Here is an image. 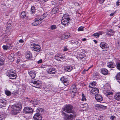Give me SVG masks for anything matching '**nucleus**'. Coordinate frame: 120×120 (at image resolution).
Here are the masks:
<instances>
[{
    "instance_id": "13",
    "label": "nucleus",
    "mask_w": 120,
    "mask_h": 120,
    "mask_svg": "<svg viewBox=\"0 0 120 120\" xmlns=\"http://www.w3.org/2000/svg\"><path fill=\"white\" fill-rule=\"evenodd\" d=\"M99 92V90L98 88H92L90 91L91 94H98Z\"/></svg>"
},
{
    "instance_id": "16",
    "label": "nucleus",
    "mask_w": 120,
    "mask_h": 120,
    "mask_svg": "<svg viewBox=\"0 0 120 120\" xmlns=\"http://www.w3.org/2000/svg\"><path fill=\"white\" fill-rule=\"evenodd\" d=\"M107 33L106 34L108 36H112L113 35V34L115 33V31L112 29H110L109 30H107Z\"/></svg>"
},
{
    "instance_id": "17",
    "label": "nucleus",
    "mask_w": 120,
    "mask_h": 120,
    "mask_svg": "<svg viewBox=\"0 0 120 120\" xmlns=\"http://www.w3.org/2000/svg\"><path fill=\"white\" fill-rule=\"evenodd\" d=\"M107 66L108 67L113 68L115 67L116 65L114 63L109 62L107 63Z\"/></svg>"
},
{
    "instance_id": "34",
    "label": "nucleus",
    "mask_w": 120,
    "mask_h": 120,
    "mask_svg": "<svg viewBox=\"0 0 120 120\" xmlns=\"http://www.w3.org/2000/svg\"><path fill=\"white\" fill-rule=\"evenodd\" d=\"M8 47V46L7 45H4L3 46V49L5 50H7Z\"/></svg>"
},
{
    "instance_id": "28",
    "label": "nucleus",
    "mask_w": 120,
    "mask_h": 120,
    "mask_svg": "<svg viewBox=\"0 0 120 120\" xmlns=\"http://www.w3.org/2000/svg\"><path fill=\"white\" fill-rule=\"evenodd\" d=\"M46 16V15L45 14H43L40 17V18H39V20L41 22L42 20L44 18H45Z\"/></svg>"
},
{
    "instance_id": "44",
    "label": "nucleus",
    "mask_w": 120,
    "mask_h": 120,
    "mask_svg": "<svg viewBox=\"0 0 120 120\" xmlns=\"http://www.w3.org/2000/svg\"><path fill=\"white\" fill-rule=\"evenodd\" d=\"M18 93V91H17V90H14L13 92L12 93V94L14 95H16Z\"/></svg>"
},
{
    "instance_id": "57",
    "label": "nucleus",
    "mask_w": 120,
    "mask_h": 120,
    "mask_svg": "<svg viewBox=\"0 0 120 120\" xmlns=\"http://www.w3.org/2000/svg\"><path fill=\"white\" fill-rule=\"evenodd\" d=\"M55 10H56V8H54L52 10V11H53L54 12V13H55V12H56V11H55Z\"/></svg>"
},
{
    "instance_id": "55",
    "label": "nucleus",
    "mask_w": 120,
    "mask_h": 120,
    "mask_svg": "<svg viewBox=\"0 0 120 120\" xmlns=\"http://www.w3.org/2000/svg\"><path fill=\"white\" fill-rule=\"evenodd\" d=\"M115 12H114L113 13H111L110 15V16H112L114 14H115Z\"/></svg>"
},
{
    "instance_id": "54",
    "label": "nucleus",
    "mask_w": 120,
    "mask_h": 120,
    "mask_svg": "<svg viewBox=\"0 0 120 120\" xmlns=\"http://www.w3.org/2000/svg\"><path fill=\"white\" fill-rule=\"evenodd\" d=\"M99 36L100 35H101L102 34V32L101 31H99L98 32V33H97Z\"/></svg>"
},
{
    "instance_id": "40",
    "label": "nucleus",
    "mask_w": 120,
    "mask_h": 120,
    "mask_svg": "<svg viewBox=\"0 0 120 120\" xmlns=\"http://www.w3.org/2000/svg\"><path fill=\"white\" fill-rule=\"evenodd\" d=\"M116 67L117 69L120 70V62L118 63L117 64Z\"/></svg>"
},
{
    "instance_id": "24",
    "label": "nucleus",
    "mask_w": 120,
    "mask_h": 120,
    "mask_svg": "<svg viewBox=\"0 0 120 120\" xmlns=\"http://www.w3.org/2000/svg\"><path fill=\"white\" fill-rule=\"evenodd\" d=\"M14 56L13 54L12 53L9 55L8 57V58L10 60V61L12 62L14 60Z\"/></svg>"
},
{
    "instance_id": "7",
    "label": "nucleus",
    "mask_w": 120,
    "mask_h": 120,
    "mask_svg": "<svg viewBox=\"0 0 120 120\" xmlns=\"http://www.w3.org/2000/svg\"><path fill=\"white\" fill-rule=\"evenodd\" d=\"M60 80L66 86L68 85L69 83V81L68 79L66 78L64 76L60 78Z\"/></svg>"
},
{
    "instance_id": "61",
    "label": "nucleus",
    "mask_w": 120,
    "mask_h": 120,
    "mask_svg": "<svg viewBox=\"0 0 120 120\" xmlns=\"http://www.w3.org/2000/svg\"><path fill=\"white\" fill-rule=\"evenodd\" d=\"M100 2L102 3H103L104 1L105 0H99Z\"/></svg>"
},
{
    "instance_id": "14",
    "label": "nucleus",
    "mask_w": 120,
    "mask_h": 120,
    "mask_svg": "<svg viewBox=\"0 0 120 120\" xmlns=\"http://www.w3.org/2000/svg\"><path fill=\"white\" fill-rule=\"evenodd\" d=\"M96 100L98 101H102L103 100V98L101 95L97 94L95 96Z\"/></svg>"
},
{
    "instance_id": "64",
    "label": "nucleus",
    "mask_w": 120,
    "mask_h": 120,
    "mask_svg": "<svg viewBox=\"0 0 120 120\" xmlns=\"http://www.w3.org/2000/svg\"><path fill=\"white\" fill-rule=\"evenodd\" d=\"M117 81L119 82H120V79H117Z\"/></svg>"
},
{
    "instance_id": "31",
    "label": "nucleus",
    "mask_w": 120,
    "mask_h": 120,
    "mask_svg": "<svg viewBox=\"0 0 120 120\" xmlns=\"http://www.w3.org/2000/svg\"><path fill=\"white\" fill-rule=\"evenodd\" d=\"M31 12L32 13H34L35 12V8L34 6H32L31 7Z\"/></svg>"
},
{
    "instance_id": "3",
    "label": "nucleus",
    "mask_w": 120,
    "mask_h": 120,
    "mask_svg": "<svg viewBox=\"0 0 120 120\" xmlns=\"http://www.w3.org/2000/svg\"><path fill=\"white\" fill-rule=\"evenodd\" d=\"M22 107L21 105H17L11 107V110L13 114L15 115L21 110Z\"/></svg>"
},
{
    "instance_id": "30",
    "label": "nucleus",
    "mask_w": 120,
    "mask_h": 120,
    "mask_svg": "<svg viewBox=\"0 0 120 120\" xmlns=\"http://www.w3.org/2000/svg\"><path fill=\"white\" fill-rule=\"evenodd\" d=\"M43 111V110L42 109L38 108L36 110V111L40 113Z\"/></svg>"
},
{
    "instance_id": "42",
    "label": "nucleus",
    "mask_w": 120,
    "mask_h": 120,
    "mask_svg": "<svg viewBox=\"0 0 120 120\" xmlns=\"http://www.w3.org/2000/svg\"><path fill=\"white\" fill-rule=\"evenodd\" d=\"M55 59L58 60H60V56H58L57 55H56L55 56Z\"/></svg>"
},
{
    "instance_id": "50",
    "label": "nucleus",
    "mask_w": 120,
    "mask_h": 120,
    "mask_svg": "<svg viewBox=\"0 0 120 120\" xmlns=\"http://www.w3.org/2000/svg\"><path fill=\"white\" fill-rule=\"evenodd\" d=\"M115 117L114 116H111L110 117V119L112 120H113Z\"/></svg>"
},
{
    "instance_id": "45",
    "label": "nucleus",
    "mask_w": 120,
    "mask_h": 120,
    "mask_svg": "<svg viewBox=\"0 0 120 120\" xmlns=\"http://www.w3.org/2000/svg\"><path fill=\"white\" fill-rule=\"evenodd\" d=\"M93 35L94 37H95L96 38H98L99 37L97 33H94L93 34Z\"/></svg>"
},
{
    "instance_id": "15",
    "label": "nucleus",
    "mask_w": 120,
    "mask_h": 120,
    "mask_svg": "<svg viewBox=\"0 0 120 120\" xmlns=\"http://www.w3.org/2000/svg\"><path fill=\"white\" fill-rule=\"evenodd\" d=\"M114 98L117 101L120 100V92H118L116 93L114 97Z\"/></svg>"
},
{
    "instance_id": "60",
    "label": "nucleus",
    "mask_w": 120,
    "mask_h": 120,
    "mask_svg": "<svg viewBox=\"0 0 120 120\" xmlns=\"http://www.w3.org/2000/svg\"><path fill=\"white\" fill-rule=\"evenodd\" d=\"M60 59H64V58L65 57L62 56H61V57L60 56Z\"/></svg>"
},
{
    "instance_id": "20",
    "label": "nucleus",
    "mask_w": 120,
    "mask_h": 120,
    "mask_svg": "<svg viewBox=\"0 0 120 120\" xmlns=\"http://www.w3.org/2000/svg\"><path fill=\"white\" fill-rule=\"evenodd\" d=\"M96 107L99 108L101 109V110H103L106 108V106L98 104H96L95 105Z\"/></svg>"
},
{
    "instance_id": "10",
    "label": "nucleus",
    "mask_w": 120,
    "mask_h": 120,
    "mask_svg": "<svg viewBox=\"0 0 120 120\" xmlns=\"http://www.w3.org/2000/svg\"><path fill=\"white\" fill-rule=\"evenodd\" d=\"M35 120H42V117L41 115L39 113H36L33 117Z\"/></svg>"
},
{
    "instance_id": "39",
    "label": "nucleus",
    "mask_w": 120,
    "mask_h": 120,
    "mask_svg": "<svg viewBox=\"0 0 120 120\" xmlns=\"http://www.w3.org/2000/svg\"><path fill=\"white\" fill-rule=\"evenodd\" d=\"M4 64V62L3 60L0 59V66L3 64Z\"/></svg>"
},
{
    "instance_id": "58",
    "label": "nucleus",
    "mask_w": 120,
    "mask_h": 120,
    "mask_svg": "<svg viewBox=\"0 0 120 120\" xmlns=\"http://www.w3.org/2000/svg\"><path fill=\"white\" fill-rule=\"evenodd\" d=\"M75 41H74L73 40H71V42L72 43H73L74 44H75Z\"/></svg>"
},
{
    "instance_id": "1",
    "label": "nucleus",
    "mask_w": 120,
    "mask_h": 120,
    "mask_svg": "<svg viewBox=\"0 0 120 120\" xmlns=\"http://www.w3.org/2000/svg\"><path fill=\"white\" fill-rule=\"evenodd\" d=\"M7 75L11 79H15L16 76V74L15 71L12 69L8 70L6 72Z\"/></svg>"
},
{
    "instance_id": "27",
    "label": "nucleus",
    "mask_w": 120,
    "mask_h": 120,
    "mask_svg": "<svg viewBox=\"0 0 120 120\" xmlns=\"http://www.w3.org/2000/svg\"><path fill=\"white\" fill-rule=\"evenodd\" d=\"M96 84V83L95 82H93L90 84L89 87L90 88H92L94 87Z\"/></svg>"
},
{
    "instance_id": "22",
    "label": "nucleus",
    "mask_w": 120,
    "mask_h": 120,
    "mask_svg": "<svg viewBox=\"0 0 120 120\" xmlns=\"http://www.w3.org/2000/svg\"><path fill=\"white\" fill-rule=\"evenodd\" d=\"M48 72L49 74H54L55 73V71L54 68H51L49 69V70H48Z\"/></svg>"
},
{
    "instance_id": "26",
    "label": "nucleus",
    "mask_w": 120,
    "mask_h": 120,
    "mask_svg": "<svg viewBox=\"0 0 120 120\" xmlns=\"http://www.w3.org/2000/svg\"><path fill=\"white\" fill-rule=\"evenodd\" d=\"M69 22L67 21L64 19H62L61 21V22L62 24L64 25H66L68 23V22Z\"/></svg>"
},
{
    "instance_id": "53",
    "label": "nucleus",
    "mask_w": 120,
    "mask_h": 120,
    "mask_svg": "<svg viewBox=\"0 0 120 120\" xmlns=\"http://www.w3.org/2000/svg\"><path fill=\"white\" fill-rule=\"evenodd\" d=\"M75 44L77 45H80V43L78 41H75Z\"/></svg>"
},
{
    "instance_id": "38",
    "label": "nucleus",
    "mask_w": 120,
    "mask_h": 120,
    "mask_svg": "<svg viewBox=\"0 0 120 120\" xmlns=\"http://www.w3.org/2000/svg\"><path fill=\"white\" fill-rule=\"evenodd\" d=\"M113 93L110 92H107L105 93L106 95L107 96H108L112 94Z\"/></svg>"
},
{
    "instance_id": "18",
    "label": "nucleus",
    "mask_w": 120,
    "mask_h": 120,
    "mask_svg": "<svg viewBox=\"0 0 120 120\" xmlns=\"http://www.w3.org/2000/svg\"><path fill=\"white\" fill-rule=\"evenodd\" d=\"M64 70L68 71H70L73 69V67L71 66H66L64 68Z\"/></svg>"
},
{
    "instance_id": "63",
    "label": "nucleus",
    "mask_w": 120,
    "mask_h": 120,
    "mask_svg": "<svg viewBox=\"0 0 120 120\" xmlns=\"http://www.w3.org/2000/svg\"><path fill=\"white\" fill-rule=\"evenodd\" d=\"M117 42L118 44L119 45H120V41H117Z\"/></svg>"
},
{
    "instance_id": "4",
    "label": "nucleus",
    "mask_w": 120,
    "mask_h": 120,
    "mask_svg": "<svg viewBox=\"0 0 120 120\" xmlns=\"http://www.w3.org/2000/svg\"><path fill=\"white\" fill-rule=\"evenodd\" d=\"M30 47L32 50L34 51H36L37 52H39L40 51L41 47L38 44L35 43L32 44L30 45Z\"/></svg>"
},
{
    "instance_id": "2",
    "label": "nucleus",
    "mask_w": 120,
    "mask_h": 120,
    "mask_svg": "<svg viewBox=\"0 0 120 120\" xmlns=\"http://www.w3.org/2000/svg\"><path fill=\"white\" fill-rule=\"evenodd\" d=\"M73 107L70 104L66 105L62 109V110L67 113H70L75 112L73 110Z\"/></svg>"
},
{
    "instance_id": "19",
    "label": "nucleus",
    "mask_w": 120,
    "mask_h": 120,
    "mask_svg": "<svg viewBox=\"0 0 120 120\" xmlns=\"http://www.w3.org/2000/svg\"><path fill=\"white\" fill-rule=\"evenodd\" d=\"M29 74L32 79L34 78L35 76V73L34 71H30L29 72Z\"/></svg>"
},
{
    "instance_id": "37",
    "label": "nucleus",
    "mask_w": 120,
    "mask_h": 120,
    "mask_svg": "<svg viewBox=\"0 0 120 120\" xmlns=\"http://www.w3.org/2000/svg\"><path fill=\"white\" fill-rule=\"evenodd\" d=\"M83 26H81L78 29V31H83Z\"/></svg>"
},
{
    "instance_id": "62",
    "label": "nucleus",
    "mask_w": 120,
    "mask_h": 120,
    "mask_svg": "<svg viewBox=\"0 0 120 120\" xmlns=\"http://www.w3.org/2000/svg\"><path fill=\"white\" fill-rule=\"evenodd\" d=\"M93 41L96 44L97 43V42H98L96 40H94Z\"/></svg>"
},
{
    "instance_id": "47",
    "label": "nucleus",
    "mask_w": 120,
    "mask_h": 120,
    "mask_svg": "<svg viewBox=\"0 0 120 120\" xmlns=\"http://www.w3.org/2000/svg\"><path fill=\"white\" fill-rule=\"evenodd\" d=\"M30 102L31 103H32L33 104L36 105L37 104L36 102L35 101H34L33 100H31Z\"/></svg>"
},
{
    "instance_id": "9",
    "label": "nucleus",
    "mask_w": 120,
    "mask_h": 120,
    "mask_svg": "<svg viewBox=\"0 0 120 120\" xmlns=\"http://www.w3.org/2000/svg\"><path fill=\"white\" fill-rule=\"evenodd\" d=\"M8 102L4 98L0 99V105L1 106H5L8 103Z\"/></svg>"
},
{
    "instance_id": "29",
    "label": "nucleus",
    "mask_w": 120,
    "mask_h": 120,
    "mask_svg": "<svg viewBox=\"0 0 120 120\" xmlns=\"http://www.w3.org/2000/svg\"><path fill=\"white\" fill-rule=\"evenodd\" d=\"M26 16L25 12L24 11L22 12H21L20 15V17L22 18H24Z\"/></svg>"
},
{
    "instance_id": "8",
    "label": "nucleus",
    "mask_w": 120,
    "mask_h": 120,
    "mask_svg": "<svg viewBox=\"0 0 120 120\" xmlns=\"http://www.w3.org/2000/svg\"><path fill=\"white\" fill-rule=\"evenodd\" d=\"M24 112L26 114L31 113L33 112V110L31 108L26 107L24 109Z\"/></svg>"
},
{
    "instance_id": "23",
    "label": "nucleus",
    "mask_w": 120,
    "mask_h": 120,
    "mask_svg": "<svg viewBox=\"0 0 120 120\" xmlns=\"http://www.w3.org/2000/svg\"><path fill=\"white\" fill-rule=\"evenodd\" d=\"M32 56L31 53L30 52H28L26 55V56L27 59H31L32 58Z\"/></svg>"
},
{
    "instance_id": "56",
    "label": "nucleus",
    "mask_w": 120,
    "mask_h": 120,
    "mask_svg": "<svg viewBox=\"0 0 120 120\" xmlns=\"http://www.w3.org/2000/svg\"><path fill=\"white\" fill-rule=\"evenodd\" d=\"M68 50V49H67V48L66 47H65L64 49V51H67Z\"/></svg>"
},
{
    "instance_id": "33",
    "label": "nucleus",
    "mask_w": 120,
    "mask_h": 120,
    "mask_svg": "<svg viewBox=\"0 0 120 120\" xmlns=\"http://www.w3.org/2000/svg\"><path fill=\"white\" fill-rule=\"evenodd\" d=\"M6 94L7 96H9L11 95V92L10 91L8 90H6L5 91Z\"/></svg>"
},
{
    "instance_id": "51",
    "label": "nucleus",
    "mask_w": 120,
    "mask_h": 120,
    "mask_svg": "<svg viewBox=\"0 0 120 120\" xmlns=\"http://www.w3.org/2000/svg\"><path fill=\"white\" fill-rule=\"evenodd\" d=\"M42 60L41 59L40 60H39L37 62L38 63V64H39L40 63H42Z\"/></svg>"
},
{
    "instance_id": "5",
    "label": "nucleus",
    "mask_w": 120,
    "mask_h": 120,
    "mask_svg": "<svg viewBox=\"0 0 120 120\" xmlns=\"http://www.w3.org/2000/svg\"><path fill=\"white\" fill-rule=\"evenodd\" d=\"M100 45L102 50L103 51H106L109 49V46L108 44L105 42H101Z\"/></svg>"
},
{
    "instance_id": "43",
    "label": "nucleus",
    "mask_w": 120,
    "mask_h": 120,
    "mask_svg": "<svg viewBox=\"0 0 120 120\" xmlns=\"http://www.w3.org/2000/svg\"><path fill=\"white\" fill-rule=\"evenodd\" d=\"M116 79H120V72L119 73L116 75Z\"/></svg>"
},
{
    "instance_id": "32",
    "label": "nucleus",
    "mask_w": 120,
    "mask_h": 120,
    "mask_svg": "<svg viewBox=\"0 0 120 120\" xmlns=\"http://www.w3.org/2000/svg\"><path fill=\"white\" fill-rule=\"evenodd\" d=\"M66 14H65L64 15V16L63 17V18L66 19V20L67 21H69L70 20V19L69 18H67L66 17L65 15Z\"/></svg>"
},
{
    "instance_id": "41",
    "label": "nucleus",
    "mask_w": 120,
    "mask_h": 120,
    "mask_svg": "<svg viewBox=\"0 0 120 120\" xmlns=\"http://www.w3.org/2000/svg\"><path fill=\"white\" fill-rule=\"evenodd\" d=\"M5 117V116H4L1 115H0V120H3Z\"/></svg>"
},
{
    "instance_id": "49",
    "label": "nucleus",
    "mask_w": 120,
    "mask_h": 120,
    "mask_svg": "<svg viewBox=\"0 0 120 120\" xmlns=\"http://www.w3.org/2000/svg\"><path fill=\"white\" fill-rule=\"evenodd\" d=\"M116 4L118 6L120 4V0H118L117 2H116Z\"/></svg>"
},
{
    "instance_id": "25",
    "label": "nucleus",
    "mask_w": 120,
    "mask_h": 120,
    "mask_svg": "<svg viewBox=\"0 0 120 120\" xmlns=\"http://www.w3.org/2000/svg\"><path fill=\"white\" fill-rule=\"evenodd\" d=\"M70 36L65 34H63L62 35L61 38L62 40H64L68 38Z\"/></svg>"
},
{
    "instance_id": "12",
    "label": "nucleus",
    "mask_w": 120,
    "mask_h": 120,
    "mask_svg": "<svg viewBox=\"0 0 120 120\" xmlns=\"http://www.w3.org/2000/svg\"><path fill=\"white\" fill-rule=\"evenodd\" d=\"M39 20V18H36L35 20V21L32 23V25L33 26H36L41 23V22Z\"/></svg>"
},
{
    "instance_id": "6",
    "label": "nucleus",
    "mask_w": 120,
    "mask_h": 120,
    "mask_svg": "<svg viewBox=\"0 0 120 120\" xmlns=\"http://www.w3.org/2000/svg\"><path fill=\"white\" fill-rule=\"evenodd\" d=\"M72 113L73 115L70 114L67 115V114L65 113V114L66 115H67L66 118L68 120H72L73 119L75 118L77 115L76 113L75 112L73 113Z\"/></svg>"
},
{
    "instance_id": "11",
    "label": "nucleus",
    "mask_w": 120,
    "mask_h": 120,
    "mask_svg": "<svg viewBox=\"0 0 120 120\" xmlns=\"http://www.w3.org/2000/svg\"><path fill=\"white\" fill-rule=\"evenodd\" d=\"M71 93H75L76 92L77 88L76 86V84H74L71 86Z\"/></svg>"
},
{
    "instance_id": "48",
    "label": "nucleus",
    "mask_w": 120,
    "mask_h": 120,
    "mask_svg": "<svg viewBox=\"0 0 120 120\" xmlns=\"http://www.w3.org/2000/svg\"><path fill=\"white\" fill-rule=\"evenodd\" d=\"M52 4L53 5H56L57 4V3L55 1H52Z\"/></svg>"
},
{
    "instance_id": "21",
    "label": "nucleus",
    "mask_w": 120,
    "mask_h": 120,
    "mask_svg": "<svg viewBox=\"0 0 120 120\" xmlns=\"http://www.w3.org/2000/svg\"><path fill=\"white\" fill-rule=\"evenodd\" d=\"M101 73L104 75H107L108 73V71L106 69L102 68L101 70Z\"/></svg>"
},
{
    "instance_id": "46",
    "label": "nucleus",
    "mask_w": 120,
    "mask_h": 120,
    "mask_svg": "<svg viewBox=\"0 0 120 120\" xmlns=\"http://www.w3.org/2000/svg\"><path fill=\"white\" fill-rule=\"evenodd\" d=\"M32 82L34 84H36V85H37L39 84L38 83H37V82L36 81H33V80L32 81Z\"/></svg>"
},
{
    "instance_id": "35",
    "label": "nucleus",
    "mask_w": 120,
    "mask_h": 120,
    "mask_svg": "<svg viewBox=\"0 0 120 120\" xmlns=\"http://www.w3.org/2000/svg\"><path fill=\"white\" fill-rule=\"evenodd\" d=\"M50 28L51 30H53L56 29V25H52L51 26Z\"/></svg>"
},
{
    "instance_id": "59",
    "label": "nucleus",
    "mask_w": 120,
    "mask_h": 120,
    "mask_svg": "<svg viewBox=\"0 0 120 120\" xmlns=\"http://www.w3.org/2000/svg\"><path fill=\"white\" fill-rule=\"evenodd\" d=\"M10 25H11V24H8L7 25V27H8V28H10V29H11V27L10 26Z\"/></svg>"
},
{
    "instance_id": "36",
    "label": "nucleus",
    "mask_w": 120,
    "mask_h": 120,
    "mask_svg": "<svg viewBox=\"0 0 120 120\" xmlns=\"http://www.w3.org/2000/svg\"><path fill=\"white\" fill-rule=\"evenodd\" d=\"M82 98L81 99L82 101H86V99L85 98V96L84 95V94H82Z\"/></svg>"
},
{
    "instance_id": "52",
    "label": "nucleus",
    "mask_w": 120,
    "mask_h": 120,
    "mask_svg": "<svg viewBox=\"0 0 120 120\" xmlns=\"http://www.w3.org/2000/svg\"><path fill=\"white\" fill-rule=\"evenodd\" d=\"M19 42L20 43H23L24 42V41L23 40L21 39L19 41Z\"/></svg>"
}]
</instances>
